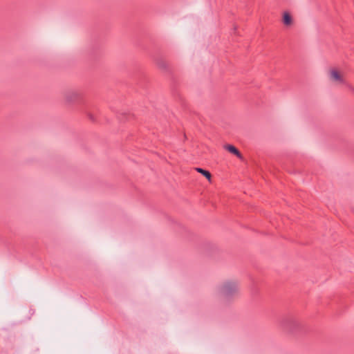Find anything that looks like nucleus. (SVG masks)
Listing matches in <instances>:
<instances>
[{
    "mask_svg": "<svg viewBox=\"0 0 354 354\" xmlns=\"http://www.w3.org/2000/svg\"><path fill=\"white\" fill-rule=\"evenodd\" d=\"M283 24L286 26H290L293 24V19L288 12H284L282 17Z\"/></svg>",
    "mask_w": 354,
    "mask_h": 354,
    "instance_id": "4",
    "label": "nucleus"
},
{
    "mask_svg": "<svg viewBox=\"0 0 354 354\" xmlns=\"http://www.w3.org/2000/svg\"><path fill=\"white\" fill-rule=\"evenodd\" d=\"M223 148L227 150V151H229L230 153L235 155L236 156H237L239 158H242V155L241 153H240V151L233 145H225L223 146Z\"/></svg>",
    "mask_w": 354,
    "mask_h": 354,
    "instance_id": "3",
    "label": "nucleus"
},
{
    "mask_svg": "<svg viewBox=\"0 0 354 354\" xmlns=\"http://www.w3.org/2000/svg\"><path fill=\"white\" fill-rule=\"evenodd\" d=\"M238 290V286L235 282H227L222 288V292L227 296L235 293Z\"/></svg>",
    "mask_w": 354,
    "mask_h": 354,
    "instance_id": "2",
    "label": "nucleus"
},
{
    "mask_svg": "<svg viewBox=\"0 0 354 354\" xmlns=\"http://www.w3.org/2000/svg\"><path fill=\"white\" fill-rule=\"evenodd\" d=\"M329 80L338 84H346L345 73L338 67H333L328 71Z\"/></svg>",
    "mask_w": 354,
    "mask_h": 354,
    "instance_id": "1",
    "label": "nucleus"
},
{
    "mask_svg": "<svg viewBox=\"0 0 354 354\" xmlns=\"http://www.w3.org/2000/svg\"><path fill=\"white\" fill-rule=\"evenodd\" d=\"M196 171L200 174H201L203 176H204L209 183L212 182V174L211 173L207 171V170H205L202 168H199V167H197L195 169Z\"/></svg>",
    "mask_w": 354,
    "mask_h": 354,
    "instance_id": "5",
    "label": "nucleus"
}]
</instances>
